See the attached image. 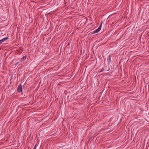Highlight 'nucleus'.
Wrapping results in <instances>:
<instances>
[{"mask_svg":"<svg viewBox=\"0 0 149 149\" xmlns=\"http://www.w3.org/2000/svg\"><path fill=\"white\" fill-rule=\"evenodd\" d=\"M8 38V37H6L4 38L1 40H0V43H1L2 42H4L6 40H7Z\"/></svg>","mask_w":149,"mask_h":149,"instance_id":"obj_3","label":"nucleus"},{"mask_svg":"<svg viewBox=\"0 0 149 149\" xmlns=\"http://www.w3.org/2000/svg\"><path fill=\"white\" fill-rule=\"evenodd\" d=\"M18 63H16V64H15L16 65H18Z\"/></svg>","mask_w":149,"mask_h":149,"instance_id":"obj_6","label":"nucleus"},{"mask_svg":"<svg viewBox=\"0 0 149 149\" xmlns=\"http://www.w3.org/2000/svg\"><path fill=\"white\" fill-rule=\"evenodd\" d=\"M102 22L101 23V24H100V25L99 26V27H98V28L97 29H96V30L94 31H93V33H94V34L96 33H98V32H99L100 31V30L101 29V27H102Z\"/></svg>","mask_w":149,"mask_h":149,"instance_id":"obj_1","label":"nucleus"},{"mask_svg":"<svg viewBox=\"0 0 149 149\" xmlns=\"http://www.w3.org/2000/svg\"><path fill=\"white\" fill-rule=\"evenodd\" d=\"M26 55L24 56L22 58L19 59L21 62H22L26 60Z\"/></svg>","mask_w":149,"mask_h":149,"instance_id":"obj_4","label":"nucleus"},{"mask_svg":"<svg viewBox=\"0 0 149 149\" xmlns=\"http://www.w3.org/2000/svg\"><path fill=\"white\" fill-rule=\"evenodd\" d=\"M33 149H36V146H35L33 148Z\"/></svg>","mask_w":149,"mask_h":149,"instance_id":"obj_5","label":"nucleus"},{"mask_svg":"<svg viewBox=\"0 0 149 149\" xmlns=\"http://www.w3.org/2000/svg\"><path fill=\"white\" fill-rule=\"evenodd\" d=\"M22 91V86L21 84H19L18 86L17 89V91L18 93H21Z\"/></svg>","mask_w":149,"mask_h":149,"instance_id":"obj_2","label":"nucleus"}]
</instances>
